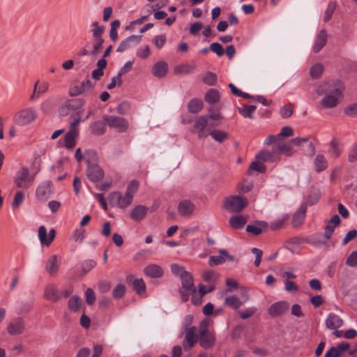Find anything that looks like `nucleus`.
<instances>
[{"label":"nucleus","mask_w":357,"mask_h":357,"mask_svg":"<svg viewBox=\"0 0 357 357\" xmlns=\"http://www.w3.org/2000/svg\"><path fill=\"white\" fill-rule=\"evenodd\" d=\"M194 70V66L190 64L177 66L174 68L176 74H189Z\"/></svg>","instance_id":"09e8293b"},{"label":"nucleus","mask_w":357,"mask_h":357,"mask_svg":"<svg viewBox=\"0 0 357 357\" xmlns=\"http://www.w3.org/2000/svg\"><path fill=\"white\" fill-rule=\"evenodd\" d=\"M288 302L282 301L272 304L268 308V313L271 317H276L284 314L289 310Z\"/></svg>","instance_id":"4468645a"},{"label":"nucleus","mask_w":357,"mask_h":357,"mask_svg":"<svg viewBox=\"0 0 357 357\" xmlns=\"http://www.w3.org/2000/svg\"><path fill=\"white\" fill-rule=\"evenodd\" d=\"M324 66L321 63H317L310 68V75L313 79H318L322 75Z\"/></svg>","instance_id":"49530a36"},{"label":"nucleus","mask_w":357,"mask_h":357,"mask_svg":"<svg viewBox=\"0 0 357 357\" xmlns=\"http://www.w3.org/2000/svg\"><path fill=\"white\" fill-rule=\"evenodd\" d=\"M182 287L186 291H191L194 289L195 284L193 282V278L190 272H187L181 278Z\"/></svg>","instance_id":"f704fd0d"},{"label":"nucleus","mask_w":357,"mask_h":357,"mask_svg":"<svg viewBox=\"0 0 357 357\" xmlns=\"http://www.w3.org/2000/svg\"><path fill=\"white\" fill-rule=\"evenodd\" d=\"M248 205V199L239 195L231 196L226 199L225 208L231 213H239Z\"/></svg>","instance_id":"f03ea898"},{"label":"nucleus","mask_w":357,"mask_h":357,"mask_svg":"<svg viewBox=\"0 0 357 357\" xmlns=\"http://www.w3.org/2000/svg\"><path fill=\"white\" fill-rule=\"evenodd\" d=\"M81 306V299L77 296H72L68 303V308L73 312H77Z\"/></svg>","instance_id":"a18cd8bd"},{"label":"nucleus","mask_w":357,"mask_h":357,"mask_svg":"<svg viewBox=\"0 0 357 357\" xmlns=\"http://www.w3.org/2000/svg\"><path fill=\"white\" fill-rule=\"evenodd\" d=\"M168 72V65L165 61L156 62L152 69V73L155 77H163Z\"/></svg>","instance_id":"a878e982"},{"label":"nucleus","mask_w":357,"mask_h":357,"mask_svg":"<svg viewBox=\"0 0 357 357\" xmlns=\"http://www.w3.org/2000/svg\"><path fill=\"white\" fill-rule=\"evenodd\" d=\"M43 296L45 299L52 303H56L62 298L63 294L62 292L59 290L56 284L51 283L45 286Z\"/></svg>","instance_id":"9d476101"},{"label":"nucleus","mask_w":357,"mask_h":357,"mask_svg":"<svg viewBox=\"0 0 357 357\" xmlns=\"http://www.w3.org/2000/svg\"><path fill=\"white\" fill-rule=\"evenodd\" d=\"M195 208V206L193 203L188 199L181 201L178 206V213L183 217L191 215Z\"/></svg>","instance_id":"6ab92c4d"},{"label":"nucleus","mask_w":357,"mask_h":357,"mask_svg":"<svg viewBox=\"0 0 357 357\" xmlns=\"http://www.w3.org/2000/svg\"><path fill=\"white\" fill-rule=\"evenodd\" d=\"M148 213V208L142 206H135L131 213L130 218L135 222H139L145 218Z\"/></svg>","instance_id":"4be33fe9"},{"label":"nucleus","mask_w":357,"mask_h":357,"mask_svg":"<svg viewBox=\"0 0 357 357\" xmlns=\"http://www.w3.org/2000/svg\"><path fill=\"white\" fill-rule=\"evenodd\" d=\"M150 55V49L148 45L139 48L137 51V56L141 59H145Z\"/></svg>","instance_id":"338daca9"},{"label":"nucleus","mask_w":357,"mask_h":357,"mask_svg":"<svg viewBox=\"0 0 357 357\" xmlns=\"http://www.w3.org/2000/svg\"><path fill=\"white\" fill-rule=\"evenodd\" d=\"M133 198L125 193L123 195L119 192H112L109 195V201L111 204L121 208H126L131 204Z\"/></svg>","instance_id":"0eeeda50"},{"label":"nucleus","mask_w":357,"mask_h":357,"mask_svg":"<svg viewBox=\"0 0 357 357\" xmlns=\"http://www.w3.org/2000/svg\"><path fill=\"white\" fill-rule=\"evenodd\" d=\"M132 287L138 295H142L145 293L146 284L142 278L135 279L132 282Z\"/></svg>","instance_id":"c03bdc74"},{"label":"nucleus","mask_w":357,"mask_h":357,"mask_svg":"<svg viewBox=\"0 0 357 357\" xmlns=\"http://www.w3.org/2000/svg\"><path fill=\"white\" fill-rule=\"evenodd\" d=\"M37 118V112L33 108H26L20 110L14 116V120L17 125L25 126L34 121Z\"/></svg>","instance_id":"39448f33"},{"label":"nucleus","mask_w":357,"mask_h":357,"mask_svg":"<svg viewBox=\"0 0 357 357\" xmlns=\"http://www.w3.org/2000/svg\"><path fill=\"white\" fill-rule=\"evenodd\" d=\"M209 50L211 52L215 53L218 56H222L225 53V50L222 45L218 43H211L210 45Z\"/></svg>","instance_id":"052dcab7"},{"label":"nucleus","mask_w":357,"mask_h":357,"mask_svg":"<svg viewBox=\"0 0 357 357\" xmlns=\"http://www.w3.org/2000/svg\"><path fill=\"white\" fill-rule=\"evenodd\" d=\"M335 8H336V5L334 2H331L328 3V5L324 12V22H327L331 18Z\"/></svg>","instance_id":"6e6d98bb"},{"label":"nucleus","mask_w":357,"mask_h":357,"mask_svg":"<svg viewBox=\"0 0 357 357\" xmlns=\"http://www.w3.org/2000/svg\"><path fill=\"white\" fill-rule=\"evenodd\" d=\"M261 160L254 161L250 165V169L255 170L260 173H263L266 170L265 166Z\"/></svg>","instance_id":"0e129e2a"},{"label":"nucleus","mask_w":357,"mask_h":357,"mask_svg":"<svg viewBox=\"0 0 357 357\" xmlns=\"http://www.w3.org/2000/svg\"><path fill=\"white\" fill-rule=\"evenodd\" d=\"M208 126L215 127L218 126V124L211 123L207 121V117L200 116L195 121L193 132L197 133V136L199 139L206 138L209 134L206 130Z\"/></svg>","instance_id":"6e6552de"},{"label":"nucleus","mask_w":357,"mask_h":357,"mask_svg":"<svg viewBox=\"0 0 357 357\" xmlns=\"http://www.w3.org/2000/svg\"><path fill=\"white\" fill-rule=\"evenodd\" d=\"M94 84L91 82L89 78L84 79L82 83L79 85L74 86L70 91V96H77L82 93H85L93 89Z\"/></svg>","instance_id":"dca6fc26"},{"label":"nucleus","mask_w":357,"mask_h":357,"mask_svg":"<svg viewBox=\"0 0 357 357\" xmlns=\"http://www.w3.org/2000/svg\"><path fill=\"white\" fill-rule=\"evenodd\" d=\"M275 151L278 155L280 154H284L287 156H290L292 155V144L291 141L286 142H279L275 146H274Z\"/></svg>","instance_id":"bb28decb"},{"label":"nucleus","mask_w":357,"mask_h":357,"mask_svg":"<svg viewBox=\"0 0 357 357\" xmlns=\"http://www.w3.org/2000/svg\"><path fill=\"white\" fill-rule=\"evenodd\" d=\"M256 158L261 162H275L280 160V157L277 153L275 147L272 151H261L256 155Z\"/></svg>","instance_id":"a211bd4d"},{"label":"nucleus","mask_w":357,"mask_h":357,"mask_svg":"<svg viewBox=\"0 0 357 357\" xmlns=\"http://www.w3.org/2000/svg\"><path fill=\"white\" fill-rule=\"evenodd\" d=\"M185 331V338L183 342V347L185 351H189L197 342L199 335H196L197 328L193 327Z\"/></svg>","instance_id":"ddd939ff"},{"label":"nucleus","mask_w":357,"mask_h":357,"mask_svg":"<svg viewBox=\"0 0 357 357\" xmlns=\"http://www.w3.org/2000/svg\"><path fill=\"white\" fill-rule=\"evenodd\" d=\"M126 292V287L124 284H119L112 291V296L116 299L122 298Z\"/></svg>","instance_id":"603ef678"},{"label":"nucleus","mask_w":357,"mask_h":357,"mask_svg":"<svg viewBox=\"0 0 357 357\" xmlns=\"http://www.w3.org/2000/svg\"><path fill=\"white\" fill-rule=\"evenodd\" d=\"M144 273L146 275L153 278H160L164 273L162 268L157 264L146 266L144 269Z\"/></svg>","instance_id":"393cba45"},{"label":"nucleus","mask_w":357,"mask_h":357,"mask_svg":"<svg viewBox=\"0 0 357 357\" xmlns=\"http://www.w3.org/2000/svg\"><path fill=\"white\" fill-rule=\"evenodd\" d=\"M86 174L88 179L93 183L100 181L105 175L103 169L98 164L88 166Z\"/></svg>","instance_id":"f8f14e48"},{"label":"nucleus","mask_w":357,"mask_h":357,"mask_svg":"<svg viewBox=\"0 0 357 357\" xmlns=\"http://www.w3.org/2000/svg\"><path fill=\"white\" fill-rule=\"evenodd\" d=\"M294 105L288 103L280 109V115L282 118L286 119L290 117L293 114Z\"/></svg>","instance_id":"864d4df0"},{"label":"nucleus","mask_w":357,"mask_h":357,"mask_svg":"<svg viewBox=\"0 0 357 357\" xmlns=\"http://www.w3.org/2000/svg\"><path fill=\"white\" fill-rule=\"evenodd\" d=\"M85 296L86 302L89 305H92L95 303L96 297L94 291L91 288L86 289Z\"/></svg>","instance_id":"680f3d73"},{"label":"nucleus","mask_w":357,"mask_h":357,"mask_svg":"<svg viewBox=\"0 0 357 357\" xmlns=\"http://www.w3.org/2000/svg\"><path fill=\"white\" fill-rule=\"evenodd\" d=\"M52 183L50 181L41 183L37 188L36 195L38 200L41 202L47 201L52 194Z\"/></svg>","instance_id":"9b49d317"},{"label":"nucleus","mask_w":357,"mask_h":357,"mask_svg":"<svg viewBox=\"0 0 357 357\" xmlns=\"http://www.w3.org/2000/svg\"><path fill=\"white\" fill-rule=\"evenodd\" d=\"M225 257H229L228 252L225 250L220 251V255L211 256L208 260V264L211 266L222 264L225 262Z\"/></svg>","instance_id":"473e14b6"},{"label":"nucleus","mask_w":357,"mask_h":357,"mask_svg":"<svg viewBox=\"0 0 357 357\" xmlns=\"http://www.w3.org/2000/svg\"><path fill=\"white\" fill-rule=\"evenodd\" d=\"M328 153L333 158H337L340 157L341 154V150L339 148V143L335 139H333L330 142V149L328 150Z\"/></svg>","instance_id":"37998d69"},{"label":"nucleus","mask_w":357,"mask_h":357,"mask_svg":"<svg viewBox=\"0 0 357 357\" xmlns=\"http://www.w3.org/2000/svg\"><path fill=\"white\" fill-rule=\"evenodd\" d=\"M314 166L315 167V170L317 172H321L324 171L328 167V161L322 154L317 155L314 160Z\"/></svg>","instance_id":"c756f323"},{"label":"nucleus","mask_w":357,"mask_h":357,"mask_svg":"<svg viewBox=\"0 0 357 357\" xmlns=\"http://www.w3.org/2000/svg\"><path fill=\"white\" fill-rule=\"evenodd\" d=\"M82 111L79 110L70 116V121L69 123L70 130H75L77 133H79L77 126L82 121Z\"/></svg>","instance_id":"c9c22d12"},{"label":"nucleus","mask_w":357,"mask_h":357,"mask_svg":"<svg viewBox=\"0 0 357 357\" xmlns=\"http://www.w3.org/2000/svg\"><path fill=\"white\" fill-rule=\"evenodd\" d=\"M344 85L340 80H330L325 82L317 88L318 95H324L321 105L324 108L329 109L335 107L341 98Z\"/></svg>","instance_id":"f257e3e1"},{"label":"nucleus","mask_w":357,"mask_h":357,"mask_svg":"<svg viewBox=\"0 0 357 357\" xmlns=\"http://www.w3.org/2000/svg\"><path fill=\"white\" fill-rule=\"evenodd\" d=\"M209 135L216 142L222 143L229 138V134L222 130H213L209 132Z\"/></svg>","instance_id":"e433bc0d"},{"label":"nucleus","mask_w":357,"mask_h":357,"mask_svg":"<svg viewBox=\"0 0 357 357\" xmlns=\"http://www.w3.org/2000/svg\"><path fill=\"white\" fill-rule=\"evenodd\" d=\"M229 222L233 229H241L246 224L247 218L242 215H234L230 218Z\"/></svg>","instance_id":"c85d7f7f"},{"label":"nucleus","mask_w":357,"mask_h":357,"mask_svg":"<svg viewBox=\"0 0 357 357\" xmlns=\"http://www.w3.org/2000/svg\"><path fill=\"white\" fill-rule=\"evenodd\" d=\"M257 312L255 307H250L245 309L243 311H239L238 314L241 319H246L253 316Z\"/></svg>","instance_id":"4d7b16f0"},{"label":"nucleus","mask_w":357,"mask_h":357,"mask_svg":"<svg viewBox=\"0 0 357 357\" xmlns=\"http://www.w3.org/2000/svg\"><path fill=\"white\" fill-rule=\"evenodd\" d=\"M26 324L22 317H15L8 323L6 331L8 333L13 336L22 334L25 330Z\"/></svg>","instance_id":"1a4fd4ad"},{"label":"nucleus","mask_w":357,"mask_h":357,"mask_svg":"<svg viewBox=\"0 0 357 357\" xmlns=\"http://www.w3.org/2000/svg\"><path fill=\"white\" fill-rule=\"evenodd\" d=\"M204 100L211 105L217 103L220 100V93L215 89H210L205 94Z\"/></svg>","instance_id":"72a5a7b5"},{"label":"nucleus","mask_w":357,"mask_h":357,"mask_svg":"<svg viewBox=\"0 0 357 357\" xmlns=\"http://www.w3.org/2000/svg\"><path fill=\"white\" fill-rule=\"evenodd\" d=\"M84 160L88 166L98 164V157L97 153L92 149H88L84 152Z\"/></svg>","instance_id":"58836bf2"},{"label":"nucleus","mask_w":357,"mask_h":357,"mask_svg":"<svg viewBox=\"0 0 357 357\" xmlns=\"http://www.w3.org/2000/svg\"><path fill=\"white\" fill-rule=\"evenodd\" d=\"M153 43L157 48L161 49L166 43V36L164 34L156 36L153 39Z\"/></svg>","instance_id":"69168bd1"},{"label":"nucleus","mask_w":357,"mask_h":357,"mask_svg":"<svg viewBox=\"0 0 357 357\" xmlns=\"http://www.w3.org/2000/svg\"><path fill=\"white\" fill-rule=\"evenodd\" d=\"M85 104V100L82 98L69 100L66 102V106L70 110H79Z\"/></svg>","instance_id":"79ce46f5"},{"label":"nucleus","mask_w":357,"mask_h":357,"mask_svg":"<svg viewBox=\"0 0 357 357\" xmlns=\"http://www.w3.org/2000/svg\"><path fill=\"white\" fill-rule=\"evenodd\" d=\"M289 219V216L286 215L282 218L275 220L271 222L270 227L272 230H276L281 228L284 222Z\"/></svg>","instance_id":"bf43d9fd"},{"label":"nucleus","mask_w":357,"mask_h":357,"mask_svg":"<svg viewBox=\"0 0 357 357\" xmlns=\"http://www.w3.org/2000/svg\"><path fill=\"white\" fill-rule=\"evenodd\" d=\"M138 188L139 182L136 180H132L128 183L126 194L130 195L133 198V195L137 192Z\"/></svg>","instance_id":"8fccbe9b"},{"label":"nucleus","mask_w":357,"mask_h":357,"mask_svg":"<svg viewBox=\"0 0 357 357\" xmlns=\"http://www.w3.org/2000/svg\"><path fill=\"white\" fill-rule=\"evenodd\" d=\"M24 199V193L21 191L17 192L14 197L13 202L12 203V206L13 208H18L22 204Z\"/></svg>","instance_id":"13d9d810"},{"label":"nucleus","mask_w":357,"mask_h":357,"mask_svg":"<svg viewBox=\"0 0 357 357\" xmlns=\"http://www.w3.org/2000/svg\"><path fill=\"white\" fill-rule=\"evenodd\" d=\"M103 120L110 128L116 129L120 132H126L129 127L128 121L120 116L104 115Z\"/></svg>","instance_id":"423d86ee"},{"label":"nucleus","mask_w":357,"mask_h":357,"mask_svg":"<svg viewBox=\"0 0 357 357\" xmlns=\"http://www.w3.org/2000/svg\"><path fill=\"white\" fill-rule=\"evenodd\" d=\"M203 102L198 98L190 100L188 104V109L190 113L196 114L200 112L203 108Z\"/></svg>","instance_id":"4c0bfd02"},{"label":"nucleus","mask_w":357,"mask_h":357,"mask_svg":"<svg viewBox=\"0 0 357 357\" xmlns=\"http://www.w3.org/2000/svg\"><path fill=\"white\" fill-rule=\"evenodd\" d=\"M171 271L174 275L179 277L180 278L188 272L183 266H180L178 264H172L171 265Z\"/></svg>","instance_id":"3c124183"},{"label":"nucleus","mask_w":357,"mask_h":357,"mask_svg":"<svg viewBox=\"0 0 357 357\" xmlns=\"http://www.w3.org/2000/svg\"><path fill=\"white\" fill-rule=\"evenodd\" d=\"M79 133L75 130H69L65 135L64 142L65 146L68 149H72L76 144V138Z\"/></svg>","instance_id":"7c9ffc66"},{"label":"nucleus","mask_w":357,"mask_h":357,"mask_svg":"<svg viewBox=\"0 0 357 357\" xmlns=\"http://www.w3.org/2000/svg\"><path fill=\"white\" fill-rule=\"evenodd\" d=\"M218 277V274L211 270L206 271L203 273V279L208 283L215 281Z\"/></svg>","instance_id":"e2e57ef3"},{"label":"nucleus","mask_w":357,"mask_h":357,"mask_svg":"<svg viewBox=\"0 0 357 357\" xmlns=\"http://www.w3.org/2000/svg\"><path fill=\"white\" fill-rule=\"evenodd\" d=\"M325 324L328 329L335 330L342 326L343 320L337 314L330 313L326 319Z\"/></svg>","instance_id":"412c9836"},{"label":"nucleus","mask_w":357,"mask_h":357,"mask_svg":"<svg viewBox=\"0 0 357 357\" xmlns=\"http://www.w3.org/2000/svg\"><path fill=\"white\" fill-rule=\"evenodd\" d=\"M202 81L209 86H213L217 82V75L212 72H208L203 77Z\"/></svg>","instance_id":"5fc2aeb1"},{"label":"nucleus","mask_w":357,"mask_h":357,"mask_svg":"<svg viewBox=\"0 0 357 357\" xmlns=\"http://www.w3.org/2000/svg\"><path fill=\"white\" fill-rule=\"evenodd\" d=\"M132 61H127L125 65L120 69L119 73H117V78H119V86H120L122 84V79L121 77L123 75L131 70L132 68Z\"/></svg>","instance_id":"de8ad7c7"},{"label":"nucleus","mask_w":357,"mask_h":357,"mask_svg":"<svg viewBox=\"0 0 357 357\" xmlns=\"http://www.w3.org/2000/svg\"><path fill=\"white\" fill-rule=\"evenodd\" d=\"M327 32L326 30H321L315 38L314 44L313 46V51L318 53L327 43Z\"/></svg>","instance_id":"5701e85b"},{"label":"nucleus","mask_w":357,"mask_h":357,"mask_svg":"<svg viewBox=\"0 0 357 357\" xmlns=\"http://www.w3.org/2000/svg\"><path fill=\"white\" fill-rule=\"evenodd\" d=\"M89 128L91 133L94 135H102L106 132L105 124L100 121L93 122L91 123Z\"/></svg>","instance_id":"2f4dec72"},{"label":"nucleus","mask_w":357,"mask_h":357,"mask_svg":"<svg viewBox=\"0 0 357 357\" xmlns=\"http://www.w3.org/2000/svg\"><path fill=\"white\" fill-rule=\"evenodd\" d=\"M56 231L54 229L50 230L49 234H47V230L45 226H40L38 229V237L42 245L50 246L55 238Z\"/></svg>","instance_id":"2eb2a0df"},{"label":"nucleus","mask_w":357,"mask_h":357,"mask_svg":"<svg viewBox=\"0 0 357 357\" xmlns=\"http://www.w3.org/2000/svg\"><path fill=\"white\" fill-rule=\"evenodd\" d=\"M60 263L58 261L57 256L55 255H51L45 264V271L50 275H54L57 273L59 269Z\"/></svg>","instance_id":"aec40b11"},{"label":"nucleus","mask_w":357,"mask_h":357,"mask_svg":"<svg viewBox=\"0 0 357 357\" xmlns=\"http://www.w3.org/2000/svg\"><path fill=\"white\" fill-rule=\"evenodd\" d=\"M34 176L30 175L29 169L22 167L17 172L14 182L17 188L27 189L31 185Z\"/></svg>","instance_id":"7ed1b4c3"},{"label":"nucleus","mask_w":357,"mask_h":357,"mask_svg":"<svg viewBox=\"0 0 357 357\" xmlns=\"http://www.w3.org/2000/svg\"><path fill=\"white\" fill-rule=\"evenodd\" d=\"M307 207L305 204L301 205L299 208L294 214L291 223L294 227L300 226L304 221L305 218Z\"/></svg>","instance_id":"b1692460"},{"label":"nucleus","mask_w":357,"mask_h":357,"mask_svg":"<svg viewBox=\"0 0 357 357\" xmlns=\"http://www.w3.org/2000/svg\"><path fill=\"white\" fill-rule=\"evenodd\" d=\"M268 224L266 222L257 221L255 225H248L246 227V231L252 233L255 235L260 234L263 231H266Z\"/></svg>","instance_id":"cd10ccee"},{"label":"nucleus","mask_w":357,"mask_h":357,"mask_svg":"<svg viewBox=\"0 0 357 357\" xmlns=\"http://www.w3.org/2000/svg\"><path fill=\"white\" fill-rule=\"evenodd\" d=\"M255 105H248L243 104L241 107L238 108L239 114H241L244 118H252V114L256 110Z\"/></svg>","instance_id":"ea45409f"},{"label":"nucleus","mask_w":357,"mask_h":357,"mask_svg":"<svg viewBox=\"0 0 357 357\" xmlns=\"http://www.w3.org/2000/svg\"><path fill=\"white\" fill-rule=\"evenodd\" d=\"M142 35H132L123 40L117 47L116 51L123 52L128 48L137 45L142 40Z\"/></svg>","instance_id":"f3484780"},{"label":"nucleus","mask_w":357,"mask_h":357,"mask_svg":"<svg viewBox=\"0 0 357 357\" xmlns=\"http://www.w3.org/2000/svg\"><path fill=\"white\" fill-rule=\"evenodd\" d=\"M346 264L351 267L357 266V251H353L349 255L347 259Z\"/></svg>","instance_id":"774afa93"},{"label":"nucleus","mask_w":357,"mask_h":357,"mask_svg":"<svg viewBox=\"0 0 357 357\" xmlns=\"http://www.w3.org/2000/svg\"><path fill=\"white\" fill-rule=\"evenodd\" d=\"M224 304L228 307H230L234 310L238 309L243 303L236 295H231L227 296L224 302Z\"/></svg>","instance_id":"a19ab883"},{"label":"nucleus","mask_w":357,"mask_h":357,"mask_svg":"<svg viewBox=\"0 0 357 357\" xmlns=\"http://www.w3.org/2000/svg\"><path fill=\"white\" fill-rule=\"evenodd\" d=\"M198 339L200 346L206 349L212 348L215 342V335L207 329V326L204 323L199 326Z\"/></svg>","instance_id":"20e7f679"}]
</instances>
